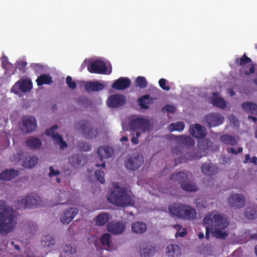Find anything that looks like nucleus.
I'll list each match as a JSON object with an SVG mask.
<instances>
[{"mask_svg": "<svg viewBox=\"0 0 257 257\" xmlns=\"http://www.w3.org/2000/svg\"><path fill=\"white\" fill-rule=\"evenodd\" d=\"M202 225L206 229V238H209L210 234L219 239H225L228 235L225 229L229 225L227 218L223 214L212 211L205 215Z\"/></svg>", "mask_w": 257, "mask_h": 257, "instance_id": "1", "label": "nucleus"}, {"mask_svg": "<svg viewBox=\"0 0 257 257\" xmlns=\"http://www.w3.org/2000/svg\"><path fill=\"white\" fill-rule=\"evenodd\" d=\"M107 198L110 203L118 207L132 206L136 201V197L131 190L118 184L114 185Z\"/></svg>", "mask_w": 257, "mask_h": 257, "instance_id": "2", "label": "nucleus"}, {"mask_svg": "<svg viewBox=\"0 0 257 257\" xmlns=\"http://www.w3.org/2000/svg\"><path fill=\"white\" fill-rule=\"evenodd\" d=\"M17 223L14 209L4 206L3 202L0 201V235L13 232Z\"/></svg>", "mask_w": 257, "mask_h": 257, "instance_id": "3", "label": "nucleus"}, {"mask_svg": "<svg viewBox=\"0 0 257 257\" xmlns=\"http://www.w3.org/2000/svg\"><path fill=\"white\" fill-rule=\"evenodd\" d=\"M168 209L172 215L183 219L193 220L196 218L197 215L194 208L185 204L175 203L170 205Z\"/></svg>", "mask_w": 257, "mask_h": 257, "instance_id": "4", "label": "nucleus"}, {"mask_svg": "<svg viewBox=\"0 0 257 257\" xmlns=\"http://www.w3.org/2000/svg\"><path fill=\"white\" fill-rule=\"evenodd\" d=\"M76 127L81 129V133L85 138L88 139H93L99 138L101 136V130L93 127L90 123L81 121L78 123Z\"/></svg>", "mask_w": 257, "mask_h": 257, "instance_id": "5", "label": "nucleus"}, {"mask_svg": "<svg viewBox=\"0 0 257 257\" xmlns=\"http://www.w3.org/2000/svg\"><path fill=\"white\" fill-rule=\"evenodd\" d=\"M130 126L133 130H138L142 133H145L150 130L151 125L147 118L134 116L131 120Z\"/></svg>", "mask_w": 257, "mask_h": 257, "instance_id": "6", "label": "nucleus"}, {"mask_svg": "<svg viewBox=\"0 0 257 257\" xmlns=\"http://www.w3.org/2000/svg\"><path fill=\"white\" fill-rule=\"evenodd\" d=\"M144 163L143 157L139 153L128 155L126 158L125 166L130 170L138 169Z\"/></svg>", "mask_w": 257, "mask_h": 257, "instance_id": "7", "label": "nucleus"}, {"mask_svg": "<svg viewBox=\"0 0 257 257\" xmlns=\"http://www.w3.org/2000/svg\"><path fill=\"white\" fill-rule=\"evenodd\" d=\"M227 204L234 209H238L244 207L246 204L245 196L239 193H232L227 198Z\"/></svg>", "mask_w": 257, "mask_h": 257, "instance_id": "8", "label": "nucleus"}, {"mask_svg": "<svg viewBox=\"0 0 257 257\" xmlns=\"http://www.w3.org/2000/svg\"><path fill=\"white\" fill-rule=\"evenodd\" d=\"M40 202L41 200L38 196L30 195L18 199L16 203L19 208H32L39 206Z\"/></svg>", "mask_w": 257, "mask_h": 257, "instance_id": "9", "label": "nucleus"}, {"mask_svg": "<svg viewBox=\"0 0 257 257\" xmlns=\"http://www.w3.org/2000/svg\"><path fill=\"white\" fill-rule=\"evenodd\" d=\"M21 130L24 133H30L36 130L37 122L34 116L25 115L22 118Z\"/></svg>", "mask_w": 257, "mask_h": 257, "instance_id": "10", "label": "nucleus"}, {"mask_svg": "<svg viewBox=\"0 0 257 257\" xmlns=\"http://www.w3.org/2000/svg\"><path fill=\"white\" fill-rule=\"evenodd\" d=\"M32 88V83L28 79H21L16 82L11 89V92L21 96L20 92L29 91Z\"/></svg>", "mask_w": 257, "mask_h": 257, "instance_id": "11", "label": "nucleus"}, {"mask_svg": "<svg viewBox=\"0 0 257 257\" xmlns=\"http://www.w3.org/2000/svg\"><path fill=\"white\" fill-rule=\"evenodd\" d=\"M224 118L219 113H211L206 115L204 121L209 127L218 126L223 123Z\"/></svg>", "mask_w": 257, "mask_h": 257, "instance_id": "12", "label": "nucleus"}, {"mask_svg": "<svg viewBox=\"0 0 257 257\" xmlns=\"http://www.w3.org/2000/svg\"><path fill=\"white\" fill-rule=\"evenodd\" d=\"M139 252L140 257H151L156 253V247L149 242H143L140 244Z\"/></svg>", "mask_w": 257, "mask_h": 257, "instance_id": "13", "label": "nucleus"}, {"mask_svg": "<svg viewBox=\"0 0 257 257\" xmlns=\"http://www.w3.org/2000/svg\"><path fill=\"white\" fill-rule=\"evenodd\" d=\"M78 213V210L75 207H69L63 211L60 215V220L64 224H68Z\"/></svg>", "mask_w": 257, "mask_h": 257, "instance_id": "14", "label": "nucleus"}, {"mask_svg": "<svg viewBox=\"0 0 257 257\" xmlns=\"http://www.w3.org/2000/svg\"><path fill=\"white\" fill-rule=\"evenodd\" d=\"M88 71L91 73L99 74H110L111 69H110L108 72L106 70L105 64L100 60H97L92 62L90 65L88 67Z\"/></svg>", "mask_w": 257, "mask_h": 257, "instance_id": "15", "label": "nucleus"}, {"mask_svg": "<svg viewBox=\"0 0 257 257\" xmlns=\"http://www.w3.org/2000/svg\"><path fill=\"white\" fill-rule=\"evenodd\" d=\"M125 102V99L123 95L114 94L110 95L107 99V103L109 107L112 108L118 107L122 106Z\"/></svg>", "mask_w": 257, "mask_h": 257, "instance_id": "16", "label": "nucleus"}, {"mask_svg": "<svg viewBox=\"0 0 257 257\" xmlns=\"http://www.w3.org/2000/svg\"><path fill=\"white\" fill-rule=\"evenodd\" d=\"M107 230L114 235L122 233L125 228V225L122 222L111 221L106 225Z\"/></svg>", "mask_w": 257, "mask_h": 257, "instance_id": "17", "label": "nucleus"}, {"mask_svg": "<svg viewBox=\"0 0 257 257\" xmlns=\"http://www.w3.org/2000/svg\"><path fill=\"white\" fill-rule=\"evenodd\" d=\"M97 153L100 160L109 159L114 155L113 149L108 145L100 146L97 149Z\"/></svg>", "mask_w": 257, "mask_h": 257, "instance_id": "18", "label": "nucleus"}, {"mask_svg": "<svg viewBox=\"0 0 257 257\" xmlns=\"http://www.w3.org/2000/svg\"><path fill=\"white\" fill-rule=\"evenodd\" d=\"M189 133L196 138H203L206 135V130L204 127L199 124H192L190 126Z\"/></svg>", "mask_w": 257, "mask_h": 257, "instance_id": "19", "label": "nucleus"}, {"mask_svg": "<svg viewBox=\"0 0 257 257\" xmlns=\"http://www.w3.org/2000/svg\"><path fill=\"white\" fill-rule=\"evenodd\" d=\"M131 231L133 234L135 235L142 234L144 233L148 228L147 225L146 223L137 221L133 222L131 225Z\"/></svg>", "mask_w": 257, "mask_h": 257, "instance_id": "20", "label": "nucleus"}, {"mask_svg": "<svg viewBox=\"0 0 257 257\" xmlns=\"http://www.w3.org/2000/svg\"><path fill=\"white\" fill-rule=\"evenodd\" d=\"M26 145L32 150H37L40 149L42 146V142L38 137H31L26 141Z\"/></svg>", "mask_w": 257, "mask_h": 257, "instance_id": "21", "label": "nucleus"}, {"mask_svg": "<svg viewBox=\"0 0 257 257\" xmlns=\"http://www.w3.org/2000/svg\"><path fill=\"white\" fill-rule=\"evenodd\" d=\"M166 251L169 257H179L181 254V250L177 244H170L167 245Z\"/></svg>", "mask_w": 257, "mask_h": 257, "instance_id": "22", "label": "nucleus"}, {"mask_svg": "<svg viewBox=\"0 0 257 257\" xmlns=\"http://www.w3.org/2000/svg\"><path fill=\"white\" fill-rule=\"evenodd\" d=\"M55 239L51 235H46L43 236L41 239V245L45 248L51 250L55 246Z\"/></svg>", "mask_w": 257, "mask_h": 257, "instance_id": "23", "label": "nucleus"}, {"mask_svg": "<svg viewBox=\"0 0 257 257\" xmlns=\"http://www.w3.org/2000/svg\"><path fill=\"white\" fill-rule=\"evenodd\" d=\"M211 103L217 107L221 109L225 108L227 106L226 102L221 97L219 93H214L211 98Z\"/></svg>", "mask_w": 257, "mask_h": 257, "instance_id": "24", "label": "nucleus"}, {"mask_svg": "<svg viewBox=\"0 0 257 257\" xmlns=\"http://www.w3.org/2000/svg\"><path fill=\"white\" fill-rule=\"evenodd\" d=\"M131 81L127 78L120 77L112 85L113 88L117 90H123L127 88L130 85Z\"/></svg>", "mask_w": 257, "mask_h": 257, "instance_id": "25", "label": "nucleus"}, {"mask_svg": "<svg viewBox=\"0 0 257 257\" xmlns=\"http://www.w3.org/2000/svg\"><path fill=\"white\" fill-rule=\"evenodd\" d=\"M83 159L82 155L78 154H73L68 158V163L73 167L78 168Z\"/></svg>", "mask_w": 257, "mask_h": 257, "instance_id": "26", "label": "nucleus"}, {"mask_svg": "<svg viewBox=\"0 0 257 257\" xmlns=\"http://www.w3.org/2000/svg\"><path fill=\"white\" fill-rule=\"evenodd\" d=\"M202 172L207 175H213L217 173L218 168L216 165L211 163H204L201 166Z\"/></svg>", "mask_w": 257, "mask_h": 257, "instance_id": "27", "label": "nucleus"}, {"mask_svg": "<svg viewBox=\"0 0 257 257\" xmlns=\"http://www.w3.org/2000/svg\"><path fill=\"white\" fill-rule=\"evenodd\" d=\"M177 143L180 145L192 146L194 144V140L189 136L181 135L175 137Z\"/></svg>", "mask_w": 257, "mask_h": 257, "instance_id": "28", "label": "nucleus"}, {"mask_svg": "<svg viewBox=\"0 0 257 257\" xmlns=\"http://www.w3.org/2000/svg\"><path fill=\"white\" fill-rule=\"evenodd\" d=\"M18 175L17 171L11 169L5 171L0 174V180L5 181H10Z\"/></svg>", "mask_w": 257, "mask_h": 257, "instance_id": "29", "label": "nucleus"}, {"mask_svg": "<svg viewBox=\"0 0 257 257\" xmlns=\"http://www.w3.org/2000/svg\"><path fill=\"white\" fill-rule=\"evenodd\" d=\"M38 158L36 156H28L24 159L23 166L27 168H32L38 163Z\"/></svg>", "mask_w": 257, "mask_h": 257, "instance_id": "30", "label": "nucleus"}, {"mask_svg": "<svg viewBox=\"0 0 257 257\" xmlns=\"http://www.w3.org/2000/svg\"><path fill=\"white\" fill-rule=\"evenodd\" d=\"M189 177V174L187 172H179L173 174L170 177V179L172 182L182 183L184 180H187Z\"/></svg>", "mask_w": 257, "mask_h": 257, "instance_id": "31", "label": "nucleus"}, {"mask_svg": "<svg viewBox=\"0 0 257 257\" xmlns=\"http://www.w3.org/2000/svg\"><path fill=\"white\" fill-rule=\"evenodd\" d=\"M85 89L88 91H98L104 88V85L98 82H89L85 86Z\"/></svg>", "mask_w": 257, "mask_h": 257, "instance_id": "32", "label": "nucleus"}, {"mask_svg": "<svg viewBox=\"0 0 257 257\" xmlns=\"http://www.w3.org/2000/svg\"><path fill=\"white\" fill-rule=\"evenodd\" d=\"M241 106L246 112L254 115L257 114V104L251 102H245L243 103Z\"/></svg>", "mask_w": 257, "mask_h": 257, "instance_id": "33", "label": "nucleus"}, {"mask_svg": "<svg viewBox=\"0 0 257 257\" xmlns=\"http://www.w3.org/2000/svg\"><path fill=\"white\" fill-rule=\"evenodd\" d=\"M109 219L108 214L101 213L95 218V225L101 226L104 225Z\"/></svg>", "mask_w": 257, "mask_h": 257, "instance_id": "34", "label": "nucleus"}, {"mask_svg": "<svg viewBox=\"0 0 257 257\" xmlns=\"http://www.w3.org/2000/svg\"><path fill=\"white\" fill-rule=\"evenodd\" d=\"M184 180L181 184V188L185 191L194 192L198 190L197 186L192 182Z\"/></svg>", "mask_w": 257, "mask_h": 257, "instance_id": "35", "label": "nucleus"}, {"mask_svg": "<svg viewBox=\"0 0 257 257\" xmlns=\"http://www.w3.org/2000/svg\"><path fill=\"white\" fill-rule=\"evenodd\" d=\"M220 141L227 145L234 146L237 143V141L234 137L228 135L222 136L220 138Z\"/></svg>", "mask_w": 257, "mask_h": 257, "instance_id": "36", "label": "nucleus"}, {"mask_svg": "<svg viewBox=\"0 0 257 257\" xmlns=\"http://www.w3.org/2000/svg\"><path fill=\"white\" fill-rule=\"evenodd\" d=\"M100 241L103 246L106 249H109L111 246V235L109 233H104L100 238Z\"/></svg>", "mask_w": 257, "mask_h": 257, "instance_id": "37", "label": "nucleus"}, {"mask_svg": "<svg viewBox=\"0 0 257 257\" xmlns=\"http://www.w3.org/2000/svg\"><path fill=\"white\" fill-rule=\"evenodd\" d=\"M36 81L38 85H42L45 84H49L52 81L51 77L47 74L41 75Z\"/></svg>", "mask_w": 257, "mask_h": 257, "instance_id": "38", "label": "nucleus"}, {"mask_svg": "<svg viewBox=\"0 0 257 257\" xmlns=\"http://www.w3.org/2000/svg\"><path fill=\"white\" fill-rule=\"evenodd\" d=\"M244 215L249 219H254L257 216V212L252 207L248 206L245 209Z\"/></svg>", "mask_w": 257, "mask_h": 257, "instance_id": "39", "label": "nucleus"}, {"mask_svg": "<svg viewBox=\"0 0 257 257\" xmlns=\"http://www.w3.org/2000/svg\"><path fill=\"white\" fill-rule=\"evenodd\" d=\"M185 127V124L183 122L178 121L176 123H171L169 126V129L170 132L179 131L182 132Z\"/></svg>", "mask_w": 257, "mask_h": 257, "instance_id": "40", "label": "nucleus"}, {"mask_svg": "<svg viewBox=\"0 0 257 257\" xmlns=\"http://www.w3.org/2000/svg\"><path fill=\"white\" fill-rule=\"evenodd\" d=\"M54 140L59 145L60 149L63 150L67 147V144L65 142L62 136L57 134L54 136Z\"/></svg>", "mask_w": 257, "mask_h": 257, "instance_id": "41", "label": "nucleus"}, {"mask_svg": "<svg viewBox=\"0 0 257 257\" xmlns=\"http://www.w3.org/2000/svg\"><path fill=\"white\" fill-rule=\"evenodd\" d=\"M151 100L150 99L149 96L145 95L139 100V103L141 107L143 108L147 109L149 107V105L150 104Z\"/></svg>", "mask_w": 257, "mask_h": 257, "instance_id": "42", "label": "nucleus"}, {"mask_svg": "<svg viewBox=\"0 0 257 257\" xmlns=\"http://www.w3.org/2000/svg\"><path fill=\"white\" fill-rule=\"evenodd\" d=\"M63 251L67 254L68 256H70L75 254L77 252L76 247L72 244H65L63 247Z\"/></svg>", "mask_w": 257, "mask_h": 257, "instance_id": "43", "label": "nucleus"}, {"mask_svg": "<svg viewBox=\"0 0 257 257\" xmlns=\"http://www.w3.org/2000/svg\"><path fill=\"white\" fill-rule=\"evenodd\" d=\"M173 227L176 230L175 236L179 235L180 237H183L186 234V230L185 228H182V226L179 224H176L173 225Z\"/></svg>", "mask_w": 257, "mask_h": 257, "instance_id": "44", "label": "nucleus"}, {"mask_svg": "<svg viewBox=\"0 0 257 257\" xmlns=\"http://www.w3.org/2000/svg\"><path fill=\"white\" fill-rule=\"evenodd\" d=\"M137 86L141 88H145L147 86L148 82L144 77L139 76L136 81Z\"/></svg>", "mask_w": 257, "mask_h": 257, "instance_id": "45", "label": "nucleus"}, {"mask_svg": "<svg viewBox=\"0 0 257 257\" xmlns=\"http://www.w3.org/2000/svg\"><path fill=\"white\" fill-rule=\"evenodd\" d=\"M35 226L33 224H28L24 227V231L30 235L35 233Z\"/></svg>", "mask_w": 257, "mask_h": 257, "instance_id": "46", "label": "nucleus"}, {"mask_svg": "<svg viewBox=\"0 0 257 257\" xmlns=\"http://www.w3.org/2000/svg\"><path fill=\"white\" fill-rule=\"evenodd\" d=\"M22 155L23 152L21 151H18L11 158V161L14 163H17L21 160Z\"/></svg>", "mask_w": 257, "mask_h": 257, "instance_id": "47", "label": "nucleus"}, {"mask_svg": "<svg viewBox=\"0 0 257 257\" xmlns=\"http://www.w3.org/2000/svg\"><path fill=\"white\" fill-rule=\"evenodd\" d=\"M244 163H252L254 165L257 164V158L255 156L250 157L248 154L245 155V159L243 162Z\"/></svg>", "mask_w": 257, "mask_h": 257, "instance_id": "48", "label": "nucleus"}, {"mask_svg": "<svg viewBox=\"0 0 257 257\" xmlns=\"http://www.w3.org/2000/svg\"><path fill=\"white\" fill-rule=\"evenodd\" d=\"M57 128L58 126L57 125H55L51 127L50 129L46 130L45 131V134L48 136H51V137L54 140V136L58 134L57 133H55L54 131Z\"/></svg>", "mask_w": 257, "mask_h": 257, "instance_id": "49", "label": "nucleus"}, {"mask_svg": "<svg viewBox=\"0 0 257 257\" xmlns=\"http://www.w3.org/2000/svg\"><path fill=\"white\" fill-rule=\"evenodd\" d=\"M96 179L101 183L103 184L105 182L104 178L103 172L100 170H96L95 172Z\"/></svg>", "mask_w": 257, "mask_h": 257, "instance_id": "50", "label": "nucleus"}, {"mask_svg": "<svg viewBox=\"0 0 257 257\" xmlns=\"http://www.w3.org/2000/svg\"><path fill=\"white\" fill-rule=\"evenodd\" d=\"M66 83L68 87L72 89H75L76 87V83L72 80V77L68 76L66 79Z\"/></svg>", "mask_w": 257, "mask_h": 257, "instance_id": "51", "label": "nucleus"}, {"mask_svg": "<svg viewBox=\"0 0 257 257\" xmlns=\"http://www.w3.org/2000/svg\"><path fill=\"white\" fill-rule=\"evenodd\" d=\"M251 62L250 58L244 55L240 59L237 60V63L240 65H244Z\"/></svg>", "mask_w": 257, "mask_h": 257, "instance_id": "52", "label": "nucleus"}, {"mask_svg": "<svg viewBox=\"0 0 257 257\" xmlns=\"http://www.w3.org/2000/svg\"><path fill=\"white\" fill-rule=\"evenodd\" d=\"M49 169V173L48 175L50 177L57 176L60 174V172L58 170L55 169L53 167H50Z\"/></svg>", "mask_w": 257, "mask_h": 257, "instance_id": "53", "label": "nucleus"}, {"mask_svg": "<svg viewBox=\"0 0 257 257\" xmlns=\"http://www.w3.org/2000/svg\"><path fill=\"white\" fill-rule=\"evenodd\" d=\"M78 146L79 149L83 151H88L91 149L90 145L87 143L80 142Z\"/></svg>", "mask_w": 257, "mask_h": 257, "instance_id": "54", "label": "nucleus"}, {"mask_svg": "<svg viewBox=\"0 0 257 257\" xmlns=\"http://www.w3.org/2000/svg\"><path fill=\"white\" fill-rule=\"evenodd\" d=\"M159 83L160 86L164 90L168 91L170 90V87L166 85L167 80L166 79L163 78L161 79L159 81Z\"/></svg>", "mask_w": 257, "mask_h": 257, "instance_id": "55", "label": "nucleus"}, {"mask_svg": "<svg viewBox=\"0 0 257 257\" xmlns=\"http://www.w3.org/2000/svg\"><path fill=\"white\" fill-rule=\"evenodd\" d=\"M226 151L228 153L237 155L238 153H241L243 151V149L242 148L240 147L238 148L237 150H236L233 148H227Z\"/></svg>", "mask_w": 257, "mask_h": 257, "instance_id": "56", "label": "nucleus"}, {"mask_svg": "<svg viewBox=\"0 0 257 257\" xmlns=\"http://www.w3.org/2000/svg\"><path fill=\"white\" fill-rule=\"evenodd\" d=\"M163 110L168 112L173 113L176 111V108L173 105H167L164 107Z\"/></svg>", "mask_w": 257, "mask_h": 257, "instance_id": "57", "label": "nucleus"}, {"mask_svg": "<svg viewBox=\"0 0 257 257\" xmlns=\"http://www.w3.org/2000/svg\"><path fill=\"white\" fill-rule=\"evenodd\" d=\"M27 63L26 62L21 61L17 62L16 67L20 70H23L26 66Z\"/></svg>", "mask_w": 257, "mask_h": 257, "instance_id": "58", "label": "nucleus"}, {"mask_svg": "<svg viewBox=\"0 0 257 257\" xmlns=\"http://www.w3.org/2000/svg\"><path fill=\"white\" fill-rule=\"evenodd\" d=\"M206 204H204L203 201L201 199H197L196 200V206L199 208H204Z\"/></svg>", "mask_w": 257, "mask_h": 257, "instance_id": "59", "label": "nucleus"}, {"mask_svg": "<svg viewBox=\"0 0 257 257\" xmlns=\"http://www.w3.org/2000/svg\"><path fill=\"white\" fill-rule=\"evenodd\" d=\"M131 142L134 145H137L139 144V140L134 135L132 139H131Z\"/></svg>", "mask_w": 257, "mask_h": 257, "instance_id": "60", "label": "nucleus"}, {"mask_svg": "<svg viewBox=\"0 0 257 257\" xmlns=\"http://www.w3.org/2000/svg\"><path fill=\"white\" fill-rule=\"evenodd\" d=\"M128 140V138L126 137V136H123L120 139V141L121 142H127Z\"/></svg>", "mask_w": 257, "mask_h": 257, "instance_id": "61", "label": "nucleus"}, {"mask_svg": "<svg viewBox=\"0 0 257 257\" xmlns=\"http://www.w3.org/2000/svg\"><path fill=\"white\" fill-rule=\"evenodd\" d=\"M96 166L98 167H101L102 168H104L105 167V162H103L101 164H96Z\"/></svg>", "mask_w": 257, "mask_h": 257, "instance_id": "62", "label": "nucleus"}, {"mask_svg": "<svg viewBox=\"0 0 257 257\" xmlns=\"http://www.w3.org/2000/svg\"><path fill=\"white\" fill-rule=\"evenodd\" d=\"M248 119H251L253 121L255 122L256 121V118L253 116H248Z\"/></svg>", "mask_w": 257, "mask_h": 257, "instance_id": "63", "label": "nucleus"}, {"mask_svg": "<svg viewBox=\"0 0 257 257\" xmlns=\"http://www.w3.org/2000/svg\"><path fill=\"white\" fill-rule=\"evenodd\" d=\"M140 135H141V133L140 132H137L136 133L135 136L136 137H137L138 139H139V138L140 137Z\"/></svg>", "mask_w": 257, "mask_h": 257, "instance_id": "64", "label": "nucleus"}]
</instances>
